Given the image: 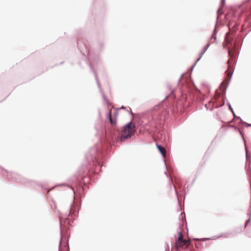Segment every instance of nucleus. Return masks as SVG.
Here are the masks:
<instances>
[{"mask_svg": "<svg viewBox=\"0 0 251 251\" xmlns=\"http://www.w3.org/2000/svg\"><path fill=\"white\" fill-rule=\"evenodd\" d=\"M227 51H228V53L229 55H230V53H231V49H229H229H227Z\"/></svg>", "mask_w": 251, "mask_h": 251, "instance_id": "nucleus-30", "label": "nucleus"}, {"mask_svg": "<svg viewBox=\"0 0 251 251\" xmlns=\"http://www.w3.org/2000/svg\"><path fill=\"white\" fill-rule=\"evenodd\" d=\"M0 173L4 178H6L8 181H12L23 184H26L31 181L21 176L16 173H8L7 170L0 166Z\"/></svg>", "mask_w": 251, "mask_h": 251, "instance_id": "nucleus-8", "label": "nucleus"}, {"mask_svg": "<svg viewBox=\"0 0 251 251\" xmlns=\"http://www.w3.org/2000/svg\"><path fill=\"white\" fill-rule=\"evenodd\" d=\"M216 118H217V119H218V118H219V115H218V113H217V114H216Z\"/></svg>", "mask_w": 251, "mask_h": 251, "instance_id": "nucleus-35", "label": "nucleus"}, {"mask_svg": "<svg viewBox=\"0 0 251 251\" xmlns=\"http://www.w3.org/2000/svg\"><path fill=\"white\" fill-rule=\"evenodd\" d=\"M41 187L42 188H43V185H41Z\"/></svg>", "mask_w": 251, "mask_h": 251, "instance_id": "nucleus-40", "label": "nucleus"}, {"mask_svg": "<svg viewBox=\"0 0 251 251\" xmlns=\"http://www.w3.org/2000/svg\"><path fill=\"white\" fill-rule=\"evenodd\" d=\"M53 202L54 204V207H55V208H56V204H55V202L54 201Z\"/></svg>", "mask_w": 251, "mask_h": 251, "instance_id": "nucleus-38", "label": "nucleus"}, {"mask_svg": "<svg viewBox=\"0 0 251 251\" xmlns=\"http://www.w3.org/2000/svg\"><path fill=\"white\" fill-rule=\"evenodd\" d=\"M104 33L103 30L98 32L97 39L89 42L88 40L82 38V41L76 42L77 47L81 53L86 59V63L89 64L90 60L88 59V53L86 49H87L90 54L93 55V64L97 62L98 56L93 52V50L100 53L104 48Z\"/></svg>", "mask_w": 251, "mask_h": 251, "instance_id": "nucleus-5", "label": "nucleus"}, {"mask_svg": "<svg viewBox=\"0 0 251 251\" xmlns=\"http://www.w3.org/2000/svg\"><path fill=\"white\" fill-rule=\"evenodd\" d=\"M97 131L95 135L98 136L99 143H97L92 148L98 149L96 160L102 167L104 166L106 157H108L112 146L115 147L118 143H122L130 138L133 135L135 125L129 122L123 126V132L119 136V129L116 127L110 128L109 126L101 124L95 126Z\"/></svg>", "mask_w": 251, "mask_h": 251, "instance_id": "nucleus-3", "label": "nucleus"}, {"mask_svg": "<svg viewBox=\"0 0 251 251\" xmlns=\"http://www.w3.org/2000/svg\"><path fill=\"white\" fill-rule=\"evenodd\" d=\"M242 231V227H239L236 228V231L235 230L234 232L235 233H240Z\"/></svg>", "mask_w": 251, "mask_h": 251, "instance_id": "nucleus-20", "label": "nucleus"}, {"mask_svg": "<svg viewBox=\"0 0 251 251\" xmlns=\"http://www.w3.org/2000/svg\"><path fill=\"white\" fill-rule=\"evenodd\" d=\"M210 44L207 43L203 47L199 53V56H200V57H202V56L205 53V52L207 51V50H208V49L210 47Z\"/></svg>", "mask_w": 251, "mask_h": 251, "instance_id": "nucleus-18", "label": "nucleus"}, {"mask_svg": "<svg viewBox=\"0 0 251 251\" xmlns=\"http://www.w3.org/2000/svg\"><path fill=\"white\" fill-rule=\"evenodd\" d=\"M162 112L163 109L159 108L153 114L152 119L154 121V126L156 129L162 127L169 117V111H165L164 113H162Z\"/></svg>", "mask_w": 251, "mask_h": 251, "instance_id": "nucleus-9", "label": "nucleus"}, {"mask_svg": "<svg viewBox=\"0 0 251 251\" xmlns=\"http://www.w3.org/2000/svg\"><path fill=\"white\" fill-rule=\"evenodd\" d=\"M64 63V61H62L60 63L59 65H62L63 64V63Z\"/></svg>", "mask_w": 251, "mask_h": 251, "instance_id": "nucleus-36", "label": "nucleus"}, {"mask_svg": "<svg viewBox=\"0 0 251 251\" xmlns=\"http://www.w3.org/2000/svg\"><path fill=\"white\" fill-rule=\"evenodd\" d=\"M197 64V63H196L195 62L193 63V64L191 66V73L192 72L194 68H195V67L196 66Z\"/></svg>", "mask_w": 251, "mask_h": 251, "instance_id": "nucleus-23", "label": "nucleus"}, {"mask_svg": "<svg viewBox=\"0 0 251 251\" xmlns=\"http://www.w3.org/2000/svg\"><path fill=\"white\" fill-rule=\"evenodd\" d=\"M224 84V82H222L220 84V86H222Z\"/></svg>", "mask_w": 251, "mask_h": 251, "instance_id": "nucleus-37", "label": "nucleus"}, {"mask_svg": "<svg viewBox=\"0 0 251 251\" xmlns=\"http://www.w3.org/2000/svg\"><path fill=\"white\" fill-rule=\"evenodd\" d=\"M201 57H200V56L199 55L198 58L195 60V62L197 63L201 60Z\"/></svg>", "mask_w": 251, "mask_h": 251, "instance_id": "nucleus-26", "label": "nucleus"}, {"mask_svg": "<svg viewBox=\"0 0 251 251\" xmlns=\"http://www.w3.org/2000/svg\"><path fill=\"white\" fill-rule=\"evenodd\" d=\"M227 105L228 106L229 110L232 112V113L233 115V116L236 118L237 119L240 120L242 122V119L241 118L240 116H238L236 115L234 110H233V109L232 108L231 104L229 102H228L227 103Z\"/></svg>", "mask_w": 251, "mask_h": 251, "instance_id": "nucleus-17", "label": "nucleus"}, {"mask_svg": "<svg viewBox=\"0 0 251 251\" xmlns=\"http://www.w3.org/2000/svg\"><path fill=\"white\" fill-rule=\"evenodd\" d=\"M226 0H221L220 5L223 6L225 5Z\"/></svg>", "mask_w": 251, "mask_h": 251, "instance_id": "nucleus-25", "label": "nucleus"}, {"mask_svg": "<svg viewBox=\"0 0 251 251\" xmlns=\"http://www.w3.org/2000/svg\"><path fill=\"white\" fill-rule=\"evenodd\" d=\"M219 17L217 16V22L216 23L214 29H213L212 33L211 34V35L210 37L209 40H211L212 39H214V41L213 42V43H217V34L218 32V30L217 28V25H218V20Z\"/></svg>", "mask_w": 251, "mask_h": 251, "instance_id": "nucleus-14", "label": "nucleus"}, {"mask_svg": "<svg viewBox=\"0 0 251 251\" xmlns=\"http://www.w3.org/2000/svg\"><path fill=\"white\" fill-rule=\"evenodd\" d=\"M248 224L245 222V225H244V228H246L248 226Z\"/></svg>", "mask_w": 251, "mask_h": 251, "instance_id": "nucleus-32", "label": "nucleus"}, {"mask_svg": "<svg viewBox=\"0 0 251 251\" xmlns=\"http://www.w3.org/2000/svg\"><path fill=\"white\" fill-rule=\"evenodd\" d=\"M98 151L97 148H90L85 154V161L78 169L77 174L68 179L69 183H58L49 191L56 187L67 186L73 191L74 197L75 194L79 195L81 198L83 197L86 193V188L98 178L102 167L96 160Z\"/></svg>", "mask_w": 251, "mask_h": 251, "instance_id": "nucleus-1", "label": "nucleus"}, {"mask_svg": "<svg viewBox=\"0 0 251 251\" xmlns=\"http://www.w3.org/2000/svg\"><path fill=\"white\" fill-rule=\"evenodd\" d=\"M240 134H241V135L242 136V138H243V135H242V133H241V132H240Z\"/></svg>", "mask_w": 251, "mask_h": 251, "instance_id": "nucleus-39", "label": "nucleus"}, {"mask_svg": "<svg viewBox=\"0 0 251 251\" xmlns=\"http://www.w3.org/2000/svg\"><path fill=\"white\" fill-rule=\"evenodd\" d=\"M129 113V114H130V115L131 116H132L133 115V112H132V110L131 109H130V110H126Z\"/></svg>", "mask_w": 251, "mask_h": 251, "instance_id": "nucleus-27", "label": "nucleus"}, {"mask_svg": "<svg viewBox=\"0 0 251 251\" xmlns=\"http://www.w3.org/2000/svg\"><path fill=\"white\" fill-rule=\"evenodd\" d=\"M249 230H250V231H249L247 232L246 235L249 237L251 238V227L249 228Z\"/></svg>", "mask_w": 251, "mask_h": 251, "instance_id": "nucleus-21", "label": "nucleus"}, {"mask_svg": "<svg viewBox=\"0 0 251 251\" xmlns=\"http://www.w3.org/2000/svg\"><path fill=\"white\" fill-rule=\"evenodd\" d=\"M156 148H157L158 151H159V152L160 153V154L162 156L163 161L165 162L164 155L165 154V151H166L165 148L161 145L158 144H156ZM164 164H165V168L167 170V166L165 164V162H164Z\"/></svg>", "mask_w": 251, "mask_h": 251, "instance_id": "nucleus-15", "label": "nucleus"}, {"mask_svg": "<svg viewBox=\"0 0 251 251\" xmlns=\"http://www.w3.org/2000/svg\"><path fill=\"white\" fill-rule=\"evenodd\" d=\"M120 109H123L126 110H127V109H126V107H125V106H124V105H122V106H121V108H120Z\"/></svg>", "mask_w": 251, "mask_h": 251, "instance_id": "nucleus-29", "label": "nucleus"}, {"mask_svg": "<svg viewBox=\"0 0 251 251\" xmlns=\"http://www.w3.org/2000/svg\"><path fill=\"white\" fill-rule=\"evenodd\" d=\"M9 95V94L8 95H7L4 100H0V102L3 101L4 100H5L8 97Z\"/></svg>", "mask_w": 251, "mask_h": 251, "instance_id": "nucleus-33", "label": "nucleus"}, {"mask_svg": "<svg viewBox=\"0 0 251 251\" xmlns=\"http://www.w3.org/2000/svg\"><path fill=\"white\" fill-rule=\"evenodd\" d=\"M86 51H87V53H88V59L90 60L89 64H88L89 66L90 69L91 70V71H92V72L94 74V75L95 77V79H96V80L97 81V83L98 86V87H99V88L100 89V92H101L102 90H101V88H100V81H99V80L98 79L96 71V70L93 68V65L95 64H93V55L90 54V53L88 51L87 49H86Z\"/></svg>", "mask_w": 251, "mask_h": 251, "instance_id": "nucleus-13", "label": "nucleus"}, {"mask_svg": "<svg viewBox=\"0 0 251 251\" xmlns=\"http://www.w3.org/2000/svg\"><path fill=\"white\" fill-rule=\"evenodd\" d=\"M229 234H230L229 233H223V234H221L220 236L217 237V238L221 237H227L228 235ZM216 238V236H214L212 237V238H196V239L197 240L201 241H206L207 240L214 239Z\"/></svg>", "mask_w": 251, "mask_h": 251, "instance_id": "nucleus-16", "label": "nucleus"}, {"mask_svg": "<svg viewBox=\"0 0 251 251\" xmlns=\"http://www.w3.org/2000/svg\"><path fill=\"white\" fill-rule=\"evenodd\" d=\"M118 115V111L116 110L114 113V117H112V115L110 112H108L106 114V117L110 123L113 124V126H110L109 123H105L100 121L96 126H98L99 125H100L103 124L104 125H106V126H109L110 128H112L114 127H116L117 126V119L116 116Z\"/></svg>", "mask_w": 251, "mask_h": 251, "instance_id": "nucleus-12", "label": "nucleus"}, {"mask_svg": "<svg viewBox=\"0 0 251 251\" xmlns=\"http://www.w3.org/2000/svg\"><path fill=\"white\" fill-rule=\"evenodd\" d=\"M233 72L229 73L230 78L228 80V82L227 84H226L225 89V92L224 94L222 96V99L223 101L222 103L219 105L218 102L219 101V99L218 98H214L212 100H209V103L205 104V107L207 110H209L210 111L213 110L215 108H217L219 106H223L225 104V99L226 98V89L228 86V85L229 84V82L231 79L232 76Z\"/></svg>", "mask_w": 251, "mask_h": 251, "instance_id": "nucleus-11", "label": "nucleus"}, {"mask_svg": "<svg viewBox=\"0 0 251 251\" xmlns=\"http://www.w3.org/2000/svg\"><path fill=\"white\" fill-rule=\"evenodd\" d=\"M177 234H175V241L171 240L172 251H193V246L189 240L183 237L180 225L177 229Z\"/></svg>", "mask_w": 251, "mask_h": 251, "instance_id": "nucleus-6", "label": "nucleus"}, {"mask_svg": "<svg viewBox=\"0 0 251 251\" xmlns=\"http://www.w3.org/2000/svg\"><path fill=\"white\" fill-rule=\"evenodd\" d=\"M166 245L167 246L168 249L169 250V245H168L167 242H166Z\"/></svg>", "mask_w": 251, "mask_h": 251, "instance_id": "nucleus-34", "label": "nucleus"}, {"mask_svg": "<svg viewBox=\"0 0 251 251\" xmlns=\"http://www.w3.org/2000/svg\"><path fill=\"white\" fill-rule=\"evenodd\" d=\"M175 189H176V188H175ZM175 193H176V198L177 199V201H178V202L179 203V200H178V196H177V192H176V190H175Z\"/></svg>", "mask_w": 251, "mask_h": 251, "instance_id": "nucleus-28", "label": "nucleus"}, {"mask_svg": "<svg viewBox=\"0 0 251 251\" xmlns=\"http://www.w3.org/2000/svg\"><path fill=\"white\" fill-rule=\"evenodd\" d=\"M164 174L166 175V176L168 177H170V183H173V180H172V179L171 178L170 176H169L168 174H167V172L165 171L164 172Z\"/></svg>", "mask_w": 251, "mask_h": 251, "instance_id": "nucleus-24", "label": "nucleus"}, {"mask_svg": "<svg viewBox=\"0 0 251 251\" xmlns=\"http://www.w3.org/2000/svg\"><path fill=\"white\" fill-rule=\"evenodd\" d=\"M101 94H102V98L108 104H110V102L106 99V96H105V95L104 94V93L102 92V91H101V92H100Z\"/></svg>", "mask_w": 251, "mask_h": 251, "instance_id": "nucleus-19", "label": "nucleus"}, {"mask_svg": "<svg viewBox=\"0 0 251 251\" xmlns=\"http://www.w3.org/2000/svg\"><path fill=\"white\" fill-rule=\"evenodd\" d=\"M241 122L243 123V124H245L246 126H247V127H251V124L247 123V122H244L243 120H242Z\"/></svg>", "mask_w": 251, "mask_h": 251, "instance_id": "nucleus-22", "label": "nucleus"}, {"mask_svg": "<svg viewBox=\"0 0 251 251\" xmlns=\"http://www.w3.org/2000/svg\"><path fill=\"white\" fill-rule=\"evenodd\" d=\"M94 10L92 11V14H95V21L103 19L105 14V9L103 0H95Z\"/></svg>", "mask_w": 251, "mask_h": 251, "instance_id": "nucleus-10", "label": "nucleus"}, {"mask_svg": "<svg viewBox=\"0 0 251 251\" xmlns=\"http://www.w3.org/2000/svg\"><path fill=\"white\" fill-rule=\"evenodd\" d=\"M184 74H181L180 77L177 80L178 87L176 89H172L171 86L170 84L168 85V88L171 90V94L173 95L175 94V98L176 99V93H179L182 97L183 99H187L189 93V86L186 81H181V79Z\"/></svg>", "mask_w": 251, "mask_h": 251, "instance_id": "nucleus-7", "label": "nucleus"}, {"mask_svg": "<svg viewBox=\"0 0 251 251\" xmlns=\"http://www.w3.org/2000/svg\"><path fill=\"white\" fill-rule=\"evenodd\" d=\"M229 31L225 40L227 44L235 50L240 34L246 32L245 37L251 31V0H246L241 4L232 8L226 16Z\"/></svg>", "mask_w": 251, "mask_h": 251, "instance_id": "nucleus-2", "label": "nucleus"}, {"mask_svg": "<svg viewBox=\"0 0 251 251\" xmlns=\"http://www.w3.org/2000/svg\"><path fill=\"white\" fill-rule=\"evenodd\" d=\"M196 179H197V177H195L193 179V181H192V184H193V183L195 182V181H196Z\"/></svg>", "mask_w": 251, "mask_h": 251, "instance_id": "nucleus-31", "label": "nucleus"}, {"mask_svg": "<svg viewBox=\"0 0 251 251\" xmlns=\"http://www.w3.org/2000/svg\"><path fill=\"white\" fill-rule=\"evenodd\" d=\"M80 206V203H75L73 200L69 208V212H66L64 214H59L60 240L59 250H60V246L62 245L67 248H69V240L70 236V228L72 226V224L78 216ZM58 251H60V250Z\"/></svg>", "mask_w": 251, "mask_h": 251, "instance_id": "nucleus-4", "label": "nucleus"}]
</instances>
